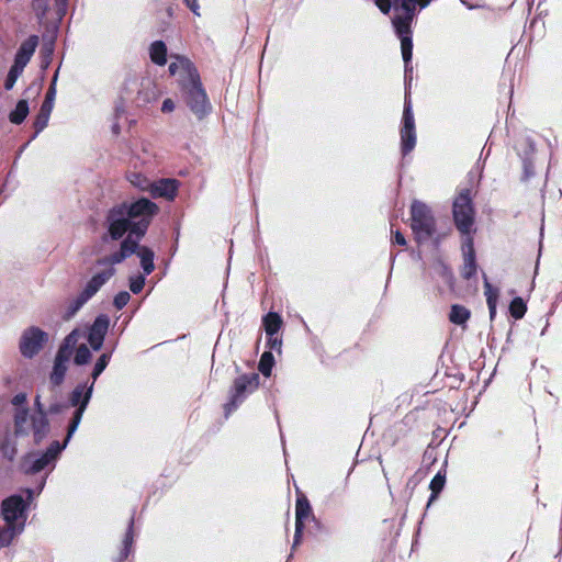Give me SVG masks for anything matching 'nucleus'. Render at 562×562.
Masks as SVG:
<instances>
[{
  "label": "nucleus",
  "mask_w": 562,
  "mask_h": 562,
  "mask_svg": "<svg viewBox=\"0 0 562 562\" xmlns=\"http://www.w3.org/2000/svg\"><path fill=\"white\" fill-rule=\"evenodd\" d=\"M34 7L44 13L47 9V0H34Z\"/></svg>",
  "instance_id": "obj_46"
},
{
  "label": "nucleus",
  "mask_w": 562,
  "mask_h": 562,
  "mask_svg": "<svg viewBox=\"0 0 562 562\" xmlns=\"http://www.w3.org/2000/svg\"><path fill=\"white\" fill-rule=\"evenodd\" d=\"M186 100L198 119H203L211 110L205 91L202 89L199 77H191V81L182 83Z\"/></svg>",
  "instance_id": "obj_8"
},
{
  "label": "nucleus",
  "mask_w": 562,
  "mask_h": 562,
  "mask_svg": "<svg viewBox=\"0 0 562 562\" xmlns=\"http://www.w3.org/2000/svg\"><path fill=\"white\" fill-rule=\"evenodd\" d=\"M149 56L153 63L164 66L167 61V46L162 41L151 43L149 47Z\"/></svg>",
  "instance_id": "obj_24"
},
{
  "label": "nucleus",
  "mask_w": 562,
  "mask_h": 562,
  "mask_svg": "<svg viewBox=\"0 0 562 562\" xmlns=\"http://www.w3.org/2000/svg\"><path fill=\"white\" fill-rule=\"evenodd\" d=\"M446 477L445 475L438 473L430 482L431 497L429 499V504L437 497V495L441 492L445 486Z\"/></svg>",
  "instance_id": "obj_35"
},
{
  "label": "nucleus",
  "mask_w": 562,
  "mask_h": 562,
  "mask_svg": "<svg viewBox=\"0 0 562 562\" xmlns=\"http://www.w3.org/2000/svg\"><path fill=\"white\" fill-rule=\"evenodd\" d=\"M282 341L280 338H278L276 335L272 337H269V346L271 349L279 350L281 349Z\"/></svg>",
  "instance_id": "obj_44"
},
{
  "label": "nucleus",
  "mask_w": 562,
  "mask_h": 562,
  "mask_svg": "<svg viewBox=\"0 0 562 562\" xmlns=\"http://www.w3.org/2000/svg\"><path fill=\"white\" fill-rule=\"evenodd\" d=\"M86 333L81 329H74L66 338L64 344L58 349L55 360L53 371L50 373V382L54 385H59L65 378L67 372V364L72 353V349L77 346L80 338L85 337Z\"/></svg>",
  "instance_id": "obj_5"
},
{
  "label": "nucleus",
  "mask_w": 562,
  "mask_h": 562,
  "mask_svg": "<svg viewBox=\"0 0 562 562\" xmlns=\"http://www.w3.org/2000/svg\"><path fill=\"white\" fill-rule=\"evenodd\" d=\"M140 90L138 92V99L144 103H149L157 100L159 90L155 82L150 79H143L140 83Z\"/></svg>",
  "instance_id": "obj_22"
},
{
  "label": "nucleus",
  "mask_w": 562,
  "mask_h": 562,
  "mask_svg": "<svg viewBox=\"0 0 562 562\" xmlns=\"http://www.w3.org/2000/svg\"><path fill=\"white\" fill-rule=\"evenodd\" d=\"M190 10L198 16H200V5L198 0H184Z\"/></svg>",
  "instance_id": "obj_43"
},
{
  "label": "nucleus",
  "mask_w": 562,
  "mask_h": 562,
  "mask_svg": "<svg viewBox=\"0 0 562 562\" xmlns=\"http://www.w3.org/2000/svg\"><path fill=\"white\" fill-rule=\"evenodd\" d=\"M526 311H527V306L521 297H515L512 301V303L509 305V312L514 318H516V319L522 318Z\"/></svg>",
  "instance_id": "obj_31"
},
{
  "label": "nucleus",
  "mask_w": 562,
  "mask_h": 562,
  "mask_svg": "<svg viewBox=\"0 0 562 562\" xmlns=\"http://www.w3.org/2000/svg\"><path fill=\"white\" fill-rule=\"evenodd\" d=\"M484 293L486 296V302H497L498 299V290L494 289L487 281L484 283Z\"/></svg>",
  "instance_id": "obj_39"
},
{
  "label": "nucleus",
  "mask_w": 562,
  "mask_h": 562,
  "mask_svg": "<svg viewBox=\"0 0 562 562\" xmlns=\"http://www.w3.org/2000/svg\"><path fill=\"white\" fill-rule=\"evenodd\" d=\"M22 532L21 526L13 527L7 524L4 527L0 526V549L10 546L13 539Z\"/></svg>",
  "instance_id": "obj_26"
},
{
  "label": "nucleus",
  "mask_w": 562,
  "mask_h": 562,
  "mask_svg": "<svg viewBox=\"0 0 562 562\" xmlns=\"http://www.w3.org/2000/svg\"><path fill=\"white\" fill-rule=\"evenodd\" d=\"M93 382H91L89 385L87 384H79L75 387V390L72 391L71 395H70V404L75 407H77L75 414H74V417L71 419V423L68 427V432H67V441L70 440V438L72 437V435L76 432L80 422H81V418H82V415L89 404V401L92 396V392H93Z\"/></svg>",
  "instance_id": "obj_9"
},
{
  "label": "nucleus",
  "mask_w": 562,
  "mask_h": 562,
  "mask_svg": "<svg viewBox=\"0 0 562 562\" xmlns=\"http://www.w3.org/2000/svg\"><path fill=\"white\" fill-rule=\"evenodd\" d=\"M393 243L400 246H405L406 239L398 231H396L393 233Z\"/></svg>",
  "instance_id": "obj_45"
},
{
  "label": "nucleus",
  "mask_w": 562,
  "mask_h": 562,
  "mask_svg": "<svg viewBox=\"0 0 562 562\" xmlns=\"http://www.w3.org/2000/svg\"><path fill=\"white\" fill-rule=\"evenodd\" d=\"M35 407H36V412H34L33 414H45L44 412V407L41 403V396L40 395H36L35 397Z\"/></svg>",
  "instance_id": "obj_47"
},
{
  "label": "nucleus",
  "mask_w": 562,
  "mask_h": 562,
  "mask_svg": "<svg viewBox=\"0 0 562 562\" xmlns=\"http://www.w3.org/2000/svg\"><path fill=\"white\" fill-rule=\"evenodd\" d=\"M37 45L38 37L36 35L27 37L19 47L13 65L24 69L35 53Z\"/></svg>",
  "instance_id": "obj_19"
},
{
  "label": "nucleus",
  "mask_w": 562,
  "mask_h": 562,
  "mask_svg": "<svg viewBox=\"0 0 562 562\" xmlns=\"http://www.w3.org/2000/svg\"><path fill=\"white\" fill-rule=\"evenodd\" d=\"M132 542H133V535H132V529L130 528V530L126 533V537L124 539L125 549H124V557L123 558L127 557V554H128V547L132 546Z\"/></svg>",
  "instance_id": "obj_42"
},
{
  "label": "nucleus",
  "mask_w": 562,
  "mask_h": 562,
  "mask_svg": "<svg viewBox=\"0 0 562 562\" xmlns=\"http://www.w3.org/2000/svg\"><path fill=\"white\" fill-rule=\"evenodd\" d=\"M29 114V104L26 100H20L15 109L10 113L9 119L13 124L22 123Z\"/></svg>",
  "instance_id": "obj_27"
},
{
  "label": "nucleus",
  "mask_w": 562,
  "mask_h": 562,
  "mask_svg": "<svg viewBox=\"0 0 562 562\" xmlns=\"http://www.w3.org/2000/svg\"><path fill=\"white\" fill-rule=\"evenodd\" d=\"M431 0H376L378 8L383 13H389L394 7L393 26L401 40L402 57L405 63V71L408 72V64L413 56V41L411 36V24L415 16L416 7L422 9L429 5Z\"/></svg>",
  "instance_id": "obj_2"
},
{
  "label": "nucleus",
  "mask_w": 562,
  "mask_h": 562,
  "mask_svg": "<svg viewBox=\"0 0 562 562\" xmlns=\"http://www.w3.org/2000/svg\"><path fill=\"white\" fill-rule=\"evenodd\" d=\"M453 216L458 229L470 236L473 226V209L469 190L459 193L453 203Z\"/></svg>",
  "instance_id": "obj_10"
},
{
  "label": "nucleus",
  "mask_w": 562,
  "mask_h": 562,
  "mask_svg": "<svg viewBox=\"0 0 562 562\" xmlns=\"http://www.w3.org/2000/svg\"><path fill=\"white\" fill-rule=\"evenodd\" d=\"M110 359H111V355L110 353H102L99 357V359L97 360V362L94 364L92 373H91V376H92V380H93L92 382L93 383L98 379V376L104 371V369L106 368V366L110 362Z\"/></svg>",
  "instance_id": "obj_33"
},
{
  "label": "nucleus",
  "mask_w": 562,
  "mask_h": 562,
  "mask_svg": "<svg viewBox=\"0 0 562 562\" xmlns=\"http://www.w3.org/2000/svg\"><path fill=\"white\" fill-rule=\"evenodd\" d=\"M23 70V68L12 65L4 82V88L7 90H11L14 87L18 78L22 75Z\"/></svg>",
  "instance_id": "obj_36"
},
{
  "label": "nucleus",
  "mask_w": 562,
  "mask_h": 562,
  "mask_svg": "<svg viewBox=\"0 0 562 562\" xmlns=\"http://www.w3.org/2000/svg\"><path fill=\"white\" fill-rule=\"evenodd\" d=\"M312 517V508L305 496H300L295 505V535L293 548L300 544L304 522Z\"/></svg>",
  "instance_id": "obj_16"
},
{
  "label": "nucleus",
  "mask_w": 562,
  "mask_h": 562,
  "mask_svg": "<svg viewBox=\"0 0 562 562\" xmlns=\"http://www.w3.org/2000/svg\"><path fill=\"white\" fill-rule=\"evenodd\" d=\"M26 501L21 495H12L3 499L1 505V516L7 525L13 527L21 526V531L24 530L27 519V503L34 498V492L26 490Z\"/></svg>",
  "instance_id": "obj_4"
},
{
  "label": "nucleus",
  "mask_w": 562,
  "mask_h": 562,
  "mask_svg": "<svg viewBox=\"0 0 562 562\" xmlns=\"http://www.w3.org/2000/svg\"><path fill=\"white\" fill-rule=\"evenodd\" d=\"M134 254H137L139 257L144 273L150 274L155 269L153 250L146 246H139L137 244V249Z\"/></svg>",
  "instance_id": "obj_23"
},
{
  "label": "nucleus",
  "mask_w": 562,
  "mask_h": 562,
  "mask_svg": "<svg viewBox=\"0 0 562 562\" xmlns=\"http://www.w3.org/2000/svg\"><path fill=\"white\" fill-rule=\"evenodd\" d=\"M265 331L269 337L274 336L282 326V318L278 313L270 312L263 317Z\"/></svg>",
  "instance_id": "obj_25"
},
{
  "label": "nucleus",
  "mask_w": 562,
  "mask_h": 562,
  "mask_svg": "<svg viewBox=\"0 0 562 562\" xmlns=\"http://www.w3.org/2000/svg\"><path fill=\"white\" fill-rule=\"evenodd\" d=\"M462 254H463L462 274L464 278L469 279L472 276H474L475 271H476L473 239L470 236H467L463 239Z\"/></svg>",
  "instance_id": "obj_20"
},
{
  "label": "nucleus",
  "mask_w": 562,
  "mask_h": 562,
  "mask_svg": "<svg viewBox=\"0 0 562 562\" xmlns=\"http://www.w3.org/2000/svg\"><path fill=\"white\" fill-rule=\"evenodd\" d=\"M91 359V351L87 345L81 344L77 347L74 361L77 366H82L89 362Z\"/></svg>",
  "instance_id": "obj_32"
},
{
  "label": "nucleus",
  "mask_w": 562,
  "mask_h": 562,
  "mask_svg": "<svg viewBox=\"0 0 562 562\" xmlns=\"http://www.w3.org/2000/svg\"><path fill=\"white\" fill-rule=\"evenodd\" d=\"M57 75L58 74L56 72L53 78L52 86L49 87V89L46 93L45 101L43 102V104L41 106V111L34 122V126L36 128V134L42 132L47 126V123H48V120H49V116H50V113L53 110V105H54L55 94H56L55 83L57 81Z\"/></svg>",
  "instance_id": "obj_17"
},
{
  "label": "nucleus",
  "mask_w": 562,
  "mask_h": 562,
  "mask_svg": "<svg viewBox=\"0 0 562 562\" xmlns=\"http://www.w3.org/2000/svg\"><path fill=\"white\" fill-rule=\"evenodd\" d=\"M179 183L175 179H160L158 181H151L148 193L153 198H164L172 201L178 192Z\"/></svg>",
  "instance_id": "obj_18"
},
{
  "label": "nucleus",
  "mask_w": 562,
  "mask_h": 562,
  "mask_svg": "<svg viewBox=\"0 0 562 562\" xmlns=\"http://www.w3.org/2000/svg\"><path fill=\"white\" fill-rule=\"evenodd\" d=\"M175 102L171 100V99H166L164 102H162V105H161V111L164 113H171L173 110H175Z\"/></svg>",
  "instance_id": "obj_40"
},
{
  "label": "nucleus",
  "mask_w": 562,
  "mask_h": 562,
  "mask_svg": "<svg viewBox=\"0 0 562 562\" xmlns=\"http://www.w3.org/2000/svg\"><path fill=\"white\" fill-rule=\"evenodd\" d=\"M273 366V356L271 352L266 351L262 353L259 361V371L265 375L269 376L271 374Z\"/></svg>",
  "instance_id": "obj_34"
},
{
  "label": "nucleus",
  "mask_w": 562,
  "mask_h": 562,
  "mask_svg": "<svg viewBox=\"0 0 562 562\" xmlns=\"http://www.w3.org/2000/svg\"><path fill=\"white\" fill-rule=\"evenodd\" d=\"M411 220L412 229L419 240L431 236L435 229V220L426 204L414 201L411 206Z\"/></svg>",
  "instance_id": "obj_7"
},
{
  "label": "nucleus",
  "mask_w": 562,
  "mask_h": 562,
  "mask_svg": "<svg viewBox=\"0 0 562 562\" xmlns=\"http://www.w3.org/2000/svg\"><path fill=\"white\" fill-rule=\"evenodd\" d=\"M145 285V277L144 276H135L130 278V290L137 294L139 293Z\"/></svg>",
  "instance_id": "obj_37"
},
{
  "label": "nucleus",
  "mask_w": 562,
  "mask_h": 562,
  "mask_svg": "<svg viewBox=\"0 0 562 562\" xmlns=\"http://www.w3.org/2000/svg\"><path fill=\"white\" fill-rule=\"evenodd\" d=\"M48 335L38 327L25 329L20 339V351L26 358L36 356L47 342Z\"/></svg>",
  "instance_id": "obj_12"
},
{
  "label": "nucleus",
  "mask_w": 562,
  "mask_h": 562,
  "mask_svg": "<svg viewBox=\"0 0 562 562\" xmlns=\"http://www.w3.org/2000/svg\"><path fill=\"white\" fill-rule=\"evenodd\" d=\"M470 317V311L461 305H453L449 315L450 321L456 325H463Z\"/></svg>",
  "instance_id": "obj_28"
},
{
  "label": "nucleus",
  "mask_w": 562,
  "mask_h": 562,
  "mask_svg": "<svg viewBox=\"0 0 562 562\" xmlns=\"http://www.w3.org/2000/svg\"><path fill=\"white\" fill-rule=\"evenodd\" d=\"M169 72L172 76L182 77V83L191 81V77H198L195 70L192 69L188 58L176 56L169 65Z\"/></svg>",
  "instance_id": "obj_21"
},
{
  "label": "nucleus",
  "mask_w": 562,
  "mask_h": 562,
  "mask_svg": "<svg viewBox=\"0 0 562 562\" xmlns=\"http://www.w3.org/2000/svg\"><path fill=\"white\" fill-rule=\"evenodd\" d=\"M89 300L79 293L67 306L66 317H72Z\"/></svg>",
  "instance_id": "obj_30"
},
{
  "label": "nucleus",
  "mask_w": 562,
  "mask_h": 562,
  "mask_svg": "<svg viewBox=\"0 0 562 562\" xmlns=\"http://www.w3.org/2000/svg\"><path fill=\"white\" fill-rule=\"evenodd\" d=\"M158 206L148 199H139L134 203H122L112 207L106 215L110 237L117 240L127 233L117 251L110 255V261L121 263L137 249V240L145 235L151 217L157 214Z\"/></svg>",
  "instance_id": "obj_1"
},
{
  "label": "nucleus",
  "mask_w": 562,
  "mask_h": 562,
  "mask_svg": "<svg viewBox=\"0 0 562 562\" xmlns=\"http://www.w3.org/2000/svg\"><path fill=\"white\" fill-rule=\"evenodd\" d=\"M259 384L257 373L244 374L234 381L231 401L226 405L227 414L234 411L249 394L254 393Z\"/></svg>",
  "instance_id": "obj_11"
},
{
  "label": "nucleus",
  "mask_w": 562,
  "mask_h": 562,
  "mask_svg": "<svg viewBox=\"0 0 562 562\" xmlns=\"http://www.w3.org/2000/svg\"><path fill=\"white\" fill-rule=\"evenodd\" d=\"M49 431L46 414H33L26 408H18L14 413V432L16 436H33L36 443L41 442Z\"/></svg>",
  "instance_id": "obj_3"
},
{
  "label": "nucleus",
  "mask_w": 562,
  "mask_h": 562,
  "mask_svg": "<svg viewBox=\"0 0 562 562\" xmlns=\"http://www.w3.org/2000/svg\"><path fill=\"white\" fill-rule=\"evenodd\" d=\"M68 442L67 438L63 443L59 441H53L45 451L27 454L24 459V468L26 472L37 473L48 467L54 468L56 460L61 451L67 447Z\"/></svg>",
  "instance_id": "obj_6"
},
{
  "label": "nucleus",
  "mask_w": 562,
  "mask_h": 562,
  "mask_svg": "<svg viewBox=\"0 0 562 562\" xmlns=\"http://www.w3.org/2000/svg\"><path fill=\"white\" fill-rule=\"evenodd\" d=\"M100 266H104L103 269L95 272L91 279L87 282L82 291L80 292L85 297L90 300L98 291L114 276L116 263L110 261V256L98 261Z\"/></svg>",
  "instance_id": "obj_13"
},
{
  "label": "nucleus",
  "mask_w": 562,
  "mask_h": 562,
  "mask_svg": "<svg viewBox=\"0 0 562 562\" xmlns=\"http://www.w3.org/2000/svg\"><path fill=\"white\" fill-rule=\"evenodd\" d=\"M496 304H497V302L487 303L491 318H494V316L496 314Z\"/></svg>",
  "instance_id": "obj_49"
},
{
  "label": "nucleus",
  "mask_w": 562,
  "mask_h": 562,
  "mask_svg": "<svg viewBox=\"0 0 562 562\" xmlns=\"http://www.w3.org/2000/svg\"><path fill=\"white\" fill-rule=\"evenodd\" d=\"M128 181L133 187L146 192L149 191L151 184V181L139 172H131Z\"/></svg>",
  "instance_id": "obj_29"
},
{
  "label": "nucleus",
  "mask_w": 562,
  "mask_h": 562,
  "mask_svg": "<svg viewBox=\"0 0 562 562\" xmlns=\"http://www.w3.org/2000/svg\"><path fill=\"white\" fill-rule=\"evenodd\" d=\"M25 402H26V395L24 393H19L16 395H14L12 398V404L14 406H18L19 408H21L20 406H22Z\"/></svg>",
  "instance_id": "obj_41"
},
{
  "label": "nucleus",
  "mask_w": 562,
  "mask_h": 562,
  "mask_svg": "<svg viewBox=\"0 0 562 562\" xmlns=\"http://www.w3.org/2000/svg\"><path fill=\"white\" fill-rule=\"evenodd\" d=\"M130 299H131L130 293L126 291H122L115 295L114 301H113L114 306L117 310H121L128 303Z\"/></svg>",
  "instance_id": "obj_38"
},
{
  "label": "nucleus",
  "mask_w": 562,
  "mask_h": 562,
  "mask_svg": "<svg viewBox=\"0 0 562 562\" xmlns=\"http://www.w3.org/2000/svg\"><path fill=\"white\" fill-rule=\"evenodd\" d=\"M110 319L106 315H99L89 328L88 341L95 351L100 350L108 333Z\"/></svg>",
  "instance_id": "obj_15"
},
{
  "label": "nucleus",
  "mask_w": 562,
  "mask_h": 562,
  "mask_svg": "<svg viewBox=\"0 0 562 562\" xmlns=\"http://www.w3.org/2000/svg\"><path fill=\"white\" fill-rule=\"evenodd\" d=\"M402 151L404 155L412 151L416 145L415 121L412 105L406 100L403 112V127L401 130Z\"/></svg>",
  "instance_id": "obj_14"
},
{
  "label": "nucleus",
  "mask_w": 562,
  "mask_h": 562,
  "mask_svg": "<svg viewBox=\"0 0 562 562\" xmlns=\"http://www.w3.org/2000/svg\"><path fill=\"white\" fill-rule=\"evenodd\" d=\"M67 2H68V0H57L56 1L58 12H60L61 14H64L66 11Z\"/></svg>",
  "instance_id": "obj_48"
}]
</instances>
